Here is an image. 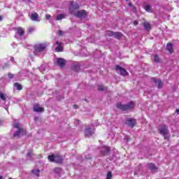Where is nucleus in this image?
Masks as SVG:
<instances>
[{
	"mask_svg": "<svg viewBox=\"0 0 179 179\" xmlns=\"http://www.w3.org/2000/svg\"><path fill=\"white\" fill-rule=\"evenodd\" d=\"M70 13L71 15H74L76 17H86L87 13L86 11L84 10L76 11V9H79V4L78 3H74L71 1L70 3Z\"/></svg>",
	"mask_w": 179,
	"mask_h": 179,
	"instance_id": "f257e3e1",
	"label": "nucleus"
},
{
	"mask_svg": "<svg viewBox=\"0 0 179 179\" xmlns=\"http://www.w3.org/2000/svg\"><path fill=\"white\" fill-rule=\"evenodd\" d=\"M13 127L14 129H16L15 133L13 134L14 138H20V136H23L26 134V131L22 127V124L18 122L13 123Z\"/></svg>",
	"mask_w": 179,
	"mask_h": 179,
	"instance_id": "f03ea898",
	"label": "nucleus"
},
{
	"mask_svg": "<svg viewBox=\"0 0 179 179\" xmlns=\"http://www.w3.org/2000/svg\"><path fill=\"white\" fill-rule=\"evenodd\" d=\"M48 45L45 43H38L34 45V54L36 55H43L44 54V51Z\"/></svg>",
	"mask_w": 179,
	"mask_h": 179,
	"instance_id": "7ed1b4c3",
	"label": "nucleus"
},
{
	"mask_svg": "<svg viewBox=\"0 0 179 179\" xmlns=\"http://www.w3.org/2000/svg\"><path fill=\"white\" fill-rule=\"evenodd\" d=\"M117 108L122 111H128V110H132L135 107V103L129 102L128 104L124 105L121 103L117 104Z\"/></svg>",
	"mask_w": 179,
	"mask_h": 179,
	"instance_id": "20e7f679",
	"label": "nucleus"
},
{
	"mask_svg": "<svg viewBox=\"0 0 179 179\" xmlns=\"http://www.w3.org/2000/svg\"><path fill=\"white\" fill-rule=\"evenodd\" d=\"M159 132L165 139L169 138V137H167V135H169V127H167L166 124H162L159 126Z\"/></svg>",
	"mask_w": 179,
	"mask_h": 179,
	"instance_id": "39448f33",
	"label": "nucleus"
},
{
	"mask_svg": "<svg viewBox=\"0 0 179 179\" xmlns=\"http://www.w3.org/2000/svg\"><path fill=\"white\" fill-rule=\"evenodd\" d=\"M54 46L56 47L55 48L56 52H61L64 50V43H63L56 41L54 43Z\"/></svg>",
	"mask_w": 179,
	"mask_h": 179,
	"instance_id": "423d86ee",
	"label": "nucleus"
},
{
	"mask_svg": "<svg viewBox=\"0 0 179 179\" xmlns=\"http://www.w3.org/2000/svg\"><path fill=\"white\" fill-rule=\"evenodd\" d=\"M99 152H100L101 155H102V156H106V155H108V153H110V148L107 147V146H102L100 147L98 149Z\"/></svg>",
	"mask_w": 179,
	"mask_h": 179,
	"instance_id": "0eeeda50",
	"label": "nucleus"
},
{
	"mask_svg": "<svg viewBox=\"0 0 179 179\" xmlns=\"http://www.w3.org/2000/svg\"><path fill=\"white\" fill-rule=\"evenodd\" d=\"M148 168L150 170L152 173H156L159 169L156 166V164L153 163L148 164Z\"/></svg>",
	"mask_w": 179,
	"mask_h": 179,
	"instance_id": "6e6552de",
	"label": "nucleus"
},
{
	"mask_svg": "<svg viewBox=\"0 0 179 179\" xmlns=\"http://www.w3.org/2000/svg\"><path fill=\"white\" fill-rule=\"evenodd\" d=\"M48 161L55 164H62L63 159L61 157H48Z\"/></svg>",
	"mask_w": 179,
	"mask_h": 179,
	"instance_id": "1a4fd4ad",
	"label": "nucleus"
},
{
	"mask_svg": "<svg viewBox=\"0 0 179 179\" xmlns=\"http://www.w3.org/2000/svg\"><path fill=\"white\" fill-rule=\"evenodd\" d=\"M116 71H119V72H120V75H122V76H127V75H128V72H127V70H125V69H122L120 66H116Z\"/></svg>",
	"mask_w": 179,
	"mask_h": 179,
	"instance_id": "9d476101",
	"label": "nucleus"
},
{
	"mask_svg": "<svg viewBox=\"0 0 179 179\" xmlns=\"http://www.w3.org/2000/svg\"><path fill=\"white\" fill-rule=\"evenodd\" d=\"M126 124L129 127H131V128H134V127H135V124H136V120H135L134 119H131V118H129V119L127 120Z\"/></svg>",
	"mask_w": 179,
	"mask_h": 179,
	"instance_id": "9b49d317",
	"label": "nucleus"
},
{
	"mask_svg": "<svg viewBox=\"0 0 179 179\" xmlns=\"http://www.w3.org/2000/svg\"><path fill=\"white\" fill-rule=\"evenodd\" d=\"M15 30H16L15 37H17V36H20V37H22V36L24 34V29H23V28L22 27H17Z\"/></svg>",
	"mask_w": 179,
	"mask_h": 179,
	"instance_id": "f8f14e48",
	"label": "nucleus"
},
{
	"mask_svg": "<svg viewBox=\"0 0 179 179\" xmlns=\"http://www.w3.org/2000/svg\"><path fill=\"white\" fill-rule=\"evenodd\" d=\"M56 64L57 65L62 68L63 66H65V59L62 58H58L57 59Z\"/></svg>",
	"mask_w": 179,
	"mask_h": 179,
	"instance_id": "ddd939ff",
	"label": "nucleus"
},
{
	"mask_svg": "<svg viewBox=\"0 0 179 179\" xmlns=\"http://www.w3.org/2000/svg\"><path fill=\"white\" fill-rule=\"evenodd\" d=\"M30 19L34 22H40L38 20V14L37 13H33L30 15Z\"/></svg>",
	"mask_w": 179,
	"mask_h": 179,
	"instance_id": "4468645a",
	"label": "nucleus"
},
{
	"mask_svg": "<svg viewBox=\"0 0 179 179\" xmlns=\"http://www.w3.org/2000/svg\"><path fill=\"white\" fill-rule=\"evenodd\" d=\"M152 82L158 86V89H162V86H163V84H162V81L159 79L152 78Z\"/></svg>",
	"mask_w": 179,
	"mask_h": 179,
	"instance_id": "2eb2a0df",
	"label": "nucleus"
},
{
	"mask_svg": "<svg viewBox=\"0 0 179 179\" xmlns=\"http://www.w3.org/2000/svg\"><path fill=\"white\" fill-rule=\"evenodd\" d=\"M34 111H35V113H42V111H44V108H41L38 105H34Z\"/></svg>",
	"mask_w": 179,
	"mask_h": 179,
	"instance_id": "dca6fc26",
	"label": "nucleus"
},
{
	"mask_svg": "<svg viewBox=\"0 0 179 179\" xmlns=\"http://www.w3.org/2000/svg\"><path fill=\"white\" fill-rule=\"evenodd\" d=\"M93 134V131L90 129H86L85 131V136H91Z\"/></svg>",
	"mask_w": 179,
	"mask_h": 179,
	"instance_id": "f3484780",
	"label": "nucleus"
},
{
	"mask_svg": "<svg viewBox=\"0 0 179 179\" xmlns=\"http://www.w3.org/2000/svg\"><path fill=\"white\" fill-rule=\"evenodd\" d=\"M166 50L170 52V54H171V52H173V44L168 43L166 45Z\"/></svg>",
	"mask_w": 179,
	"mask_h": 179,
	"instance_id": "a211bd4d",
	"label": "nucleus"
},
{
	"mask_svg": "<svg viewBox=\"0 0 179 179\" xmlns=\"http://www.w3.org/2000/svg\"><path fill=\"white\" fill-rule=\"evenodd\" d=\"M113 37H115V38H117V40H120V38L122 37V34L120 32H115L113 35Z\"/></svg>",
	"mask_w": 179,
	"mask_h": 179,
	"instance_id": "6ab92c4d",
	"label": "nucleus"
},
{
	"mask_svg": "<svg viewBox=\"0 0 179 179\" xmlns=\"http://www.w3.org/2000/svg\"><path fill=\"white\" fill-rule=\"evenodd\" d=\"M14 87L16 90H22V85L17 83L14 84Z\"/></svg>",
	"mask_w": 179,
	"mask_h": 179,
	"instance_id": "aec40b11",
	"label": "nucleus"
},
{
	"mask_svg": "<svg viewBox=\"0 0 179 179\" xmlns=\"http://www.w3.org/2000/svg\"><path fill=\"white\" fill-rule=\"evenodd\" d=\"M143 26L145 30H150V24L149 22H145Z\"/></svg>",
	"mask_w": 179,
	"mask_h": 179,
	"instance_id": "412c9836",
	"label": "nucleus"
},
{
	"mask_svg": "<svg viewBox=\"0 0 179 179\" xmlns=\"http://www.w3.org/2000/svg\"><path fill=\"white\" fill-rule=\"evenodd\" d=\"M31 173H34V176H36L37 177H39L40 170L39 169L31 170Z\"/></svg>",
	"mask_w": 179,
	"mask_h": 179,
	"instance_id": "4be33fe9",
	"label": "nucleus"
},
{
	"mask_svg": "<svg viewBox=\"0 0 179 179\" xmlns=\"http://www.w3.org/2000/svg\"><path fill=\"white\" fill-rule=\"evenodd\" d=\"M98 90H99V92H104V90H107V87H104L103 85H99Z\"/></svg>",
	"mask_w": 179,
	"mask_h": 179,
	"instance_id": "5701e85b",
	"label": "nucleus"
},
{
	"mask_svg": "<svg viewBox=\"0 0 179 179\" xmlns=\"http://www.w3.org/2000/svg\"><path fill=\"white\" fill-rule=\"evenodd\" d=\"M145 10H146L147 12H152V7H150V5H146L144 7Z\"/></svg>",
	"mask_w": 179,
	"mask_h": 179,
	"instance_id": "b1692460",
	"label": "nucleus"
},
{
	"mask_svg": "<svg viewBox=\"0 0 179 179\" xmlns=\"http://www.w3.org/2000/svg\"><path fill=\"white\" fill-rule=\"evenodd\" d=\"M114 34H115V33L111 31H108L106 33V35L109 36V37H113V36L114 37Z\"/></svg>",
	"mask_w": 179,
	"mask_h": 179,
	"instance_id": "393cba45",
	"label": "nucleus"
},
{
	"mask_svg": "<svg viewBox=\"0 0 179 179\" xmlns=\"http://www.w3.org/2000/svg\"><path fill=\"white\" fill-rule=\"evenodd\" d=\"M154 61H155V62H160V58H159V56L155 55L154 56Z\"/></svg>",
	"mask_w": 179,
	"mask_h": 179,
	"instance_id": "a878e982",
	"label": "nucleus"
},
{
	"mask_svg": "<svg viewBox=\"0 0 179 179\" xmlns=\"http://www.w3.org/2000/svg\"><path fill=\"white\" fill-rule=\"evenodd\" d=\"M0 99H1V100H6V96H5V94L3 93H0Z\"/></svg>",
	"mask_w": 179,
	"mask_h": 179,
	"instance_id": "bb28decb",
	"label": "nucleus"
},
{
	"mask_svg": "<svg viewBox=\"0 0 179 179\" xmlns=\"http://www.w3.org/2000/svg\"><path fill=\"white\" fill-rule=\"evenodd\" d=\"M53 171H55V173H56L57 174L60 173H61V168L56 167V168H55V169Z\"/></svg>",
	"mask_w": 179,
	"mask_h": 179,
	"instance_id": "cd10ccee",
	"label": "nucleus"
},
{
	"mask_svg": "<svg viewBox=\"0 0 179 179\" xmlns=\"http://www.w3.org/2000/svg\"><path fill=\"white\" fill-rule=\"evenodd\" d=\"M27 155L28 157H31L33 156V152L31 150H28Z\"/></svg>",
	"mask_w": 179,
	"mask_h": 179,
	"instance_id": "c85d7f7f",
	"label": "nucleus"
},
{
	"mask_svg": "<svg viewBox=\"0 0 179 179\" xmlns=\"http://www.w3.org/2000/svg\"><path fill=\"white\" fill-rule=\"evenodd\" d=\"M106 179H112V172H108Z\"/></svg>",
	"mask_w": 179,
	"mask_h": 179,
	"instance_id": "c756f323",
	"label": "nucleus"
},
{
	"mask_svg": "<svg viewBox=\"0 0 179 179\" xmlns=\"http://www.w3.org/2000/svg\"><path fill=\"white\" fill-rule=\"evenodd\" d=\"M64 17H65V15H59L57 17V20H61L62 19H64Z\"/></svg>",
	"mask_w": 179,
	"mask_h": 179,
	"instance_id": "7c9ffc66",
	"label": "nucleus"
},
{
	"mask_svg": "<svg viewBox=\"0 0 179 179\" xmlns=\"http://www.w3.org/2000/svg\"><path fill=\"white\" fill-rule=\"evenodd\" d=\"M39 71H41V72H43V71H45V66L41 65L39 68Z\"/></svg>",
	"mask_w": 179,
	"mask_h": 179,
	"instance_id": "2f4dec72",
	"label": "nucleus"
},
{
	"mask_svg": "<svg viewBox=\"0 0 179 179\" xmlns=\"http://www.w3.org/2000/svg\"><path fill=\"white\" fill-rule=\"evenodd\" d=\"M50 17H51V15H45V19H46L47 20H50Z\"/></svg>",
	"mask_w": 179,
	"mask_h": 179,
	"instance_id": "473e14b6",
	"label": "nucleus"
},
{
	"mask_svg": "<svg viewBox=\"0 0 179 179\" xmlns=\"http://www.w3.org/2000/svg\"><path fill=\"white\" fill-rule=\"evenodd\" d=\"M58 35H59V36H64V31H58Z\"/></svg>",
	"mask_w": 179,
	"mask_h": 179,
	"instance_id": "72a5a7b5",
	"label": "nucleus"
},
{
	"mask_svg": "<svg viewBox=\"0 0 179 179\" xmlns=\"http://www.w3.org/2000/svg\"><path fill=\"white\" fill-rule=\"evenodd\" d=\"M8 78H9V79H12L13 78V74L9 73H8Z\"/></svg>",
	"mask_w": 179,
	"mask_h": 179,
	"instance_id": "f704fd0d",
	"label": "nucleus"
},
{
	"mask_svg": "<svg viewBox=\"0 0 179 179\" xmlns=\"http://www.w3.org/2000/svg\"><path fill=\"white\" fill-rule=\"evenodd\" d=\"M29 32L34 31V28H29Z\"/></svg>",
	"mask_w": 179,
	"mask_h": 179,
	"instance_id": "c9c22d12",
	"label": "nucleus"
},
{
	"mask_svg": "<svg viewBox=\"0 0 179 179\" xmlns=\"http://www.w3.org/2000/svg\"><path fill=\"white\" fill-rule=\"evenodd\" d=\"M134 26H136V24H138V21H134Z\"/></svg>",
	"mask_w": 179,
	"mask_h": 179,
	"instance_id": "e433bc0d",
	"label": "nucleus"
},
{
	"mask_svg": "<svg viewBox=\"0 0 179 179\" xmlns=\"http://www.w3.org/2000/svg\"><path fill=\"white\" fill-rule=\"evenodd\" d=\"M48 157H55V155H51L48 156Z\"/></svg>",
	"mask_w": 179,
	"mask_h": 179,
	"instance_id": "4c0bfd02",
	"label": "nucleus"
},
{
	"mask_svg": "<svg viewBox=\"0 0 179 179\" xmlns=\"http://www.w3.org/2000/svg\"><path fill=\"white\" fill-rule=\"evenodd\" d=\"M10 61H12V62H13V61H15V57H11Z\"/></svg>",
	"mask_w": 179,
	"mask_h": 179,
	"instance_id": "58836bf2",
	"label": "nucleus"
},
{
	"mask_svg": "<svg viewBox=\"0 0 179 179\" xmlns=\"http://www.w3.org/2000/svg\"><path fill=\"white\" fill-rule=\"evenodd\" d=\"M3 19V17L0 15V22H2Z\"/></svg>",
	"mask_w": 179,
	"mask_h": 179,
	"instance_id": "ea45409f",
	"label": "nucleus"
},
{
	"mask_svg": "<svg viewBox=\"0 0 179 179\" xmlns=\"http://www.w3.org/2000/svg\"><path fill=\"white\" fill-rule=\"evenodd\" d=\"M73 108H78V105H73Z\"/></svg>",
	"mask_w": 179,
	"mask_h": 179,
	"instance_id": "a19ab883",
	"label": "nucleus"
},
{
	"mask_svg": "<svg viewBox=\"0 0 179 179\" xmlns=\"http://www.w3.org/2000/svg\"><path fill=\"white\" fill-rule=\"evenodd\" d=\"M22 75H23V73L22 72L19 73V76H22Z\"/></svg>",
	"mask_w": 179,
	"mask_h": 179,
	"instance_id": "79ce46f5",
	"label": "nucleus"
},
{
	"mask_svg": "<svg viewBox=\"0 0 179 179\" xmlns=\"http://www.w3.org/2000/svg\"><path fill=\"white\" fill-rule=\"evenodd\" d=\"M176 113H177V114H179V110L178 109H176Z\"/></svg>",
	"mask_w": 179,
	"mask_h": 179,
	"instance_id": "37998d69",
	"label": "nucleus"
},
{
	"mask_svg": "<svg viewBox=\"0 0 179 179\" xmlns=\"http://www.w3.org/2000/svg\"><path fill=\"white\" fill-rule=\"evenodd\" d=\"M129 6H132V3H129Z\"/></svg>",
	"mask_w": 179,
	"mask_h": 179,
	"instance_id": "c03bdc74",
	"label": "nucleus"
},
{
	"mask_svg": "<svg viewBox=\"0 0 179 179\" xmlns=\"http://www.w3.org/2000/svg\"><path fill=\"white\" fill-rule=\"evenodd\" d=\"M76 122H77L78 124H79V120H76Z\"/></svg>",
	"mask_w": 179,
	"mask_h": 179,
	"instance_id": "a18cd8bd",
	"label": "nucleus"
},
{
	"mask_svg": "<svg viewBox=\"0 0 179 179\" xmlns=\"http://www.w3.org/2000/svg\"><path fill=\"white\" fill-rule=\"evenodd\" d=\"M13 45H15V47H16V45L15 43H13Z\"/></svg>",
	"mask_w": 179,
	"mask_h": 179,
	"instance_id": "49530a36",
	"label": "nucleus"
},
{
	"mask_svg": "<svg viewBox=\"0 0 179 179\" xmlns=\"http://www.w3.org/2000/svg\"><path fill=\"white\" fill-rule=\"evenodd\" d=\"M2 178H3L2 176H0V179H2Z\"/></svg>",
	"mask_w": 179,
	"mask_h": 179,
	"instance_id": "de8ad7c7",
	"label": "nucleus"
},
{
	"mask_svg": "<svg viewBox=\"0 0 179 179\" xmlns=\"http://www.w3.org/2000/svg\"><path fill=\"white\" fill-rule=\"evenodd\" d=\"M8 179H13L12 178H8Z\"/></svg>",
	"mask_w": 179,
	"mask_h": 179,
	"instance_id": "09e8293b",
	"label": "nucleus"
},
{
	"mask_svg": "<svg viewBox=\"0 0 179 179\" xmlns=\"http://www.w3.org/2000/svg\"><path fill=\"white\" fill-rule=\"evenodd\" d=\"M0 125H1V122H0Z\"/></svg>",
	"mask_w": 179,
	"mask_h": 179,
	"instance_id": "8fccbe9b",
	"label": "nucleus"
},
{
	"mask_svg": "<svg viewBox=\"0 0 179 179\" xmlns=\"http://www.w3.org/2000/svg\"><path fill=\"white\" fill-rule=\"evenodd\" d=\"M126 1H129V0H126Z\"/></svg>",
	"mask_w": 179,
	"mask_h": 179,
	"instance_id": "3c124183",
	"label": "nucleus"
}]
</instances>
